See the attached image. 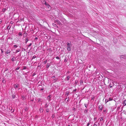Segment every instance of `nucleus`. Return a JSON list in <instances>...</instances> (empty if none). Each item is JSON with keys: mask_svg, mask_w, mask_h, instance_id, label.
I'll list each match as a JSON object with an SVG mask.
<instances>
[{"mask_svg": "<svg viewBox=\"0 0 126 126\" xmlns=\"http://www.w3.org/2000/svg\"><path fill=\"white\" fill-rule=\"evenodd\" d=\"M63 120L62 119H60L58 120L57 122V123L58 124L60 125L61 124H63Z\"/></svg>", "mask_w": 126, "mask_h": 126, "instance_id": "1", "label": "nucleus"}, {"mask_svg": "<svg viewBox=\"0 0 126 126\" xmlns=\"http://www.w3.org/2000/svg\"><path fill=\"white\" fill-rule=\"evenodd\" d=\"M67 49L68 51H70L71 50L70 47H71V43H67Z\"/></svg>", "mask_w": 126, "mask_h": 126, "instance_id": "2", "label": "nucleus"}, {"mask_svg": "<svg viewBox=\"0 0 126 126\" xmlns=\"http://www.w3.org/2000/svg\"><path fill=\"white\" fill-rule=\"evenodd\" d=\"M100 125V123H99L95 122L93 126H99Z\"/></svg>", "mask_w": 126, "mask_h": 126, "instance_id": "3", "label": "nucleus"}, {"mask_svg": "<svg viewBox=\"0 0 126 126\" xmlns=\"http://www.w3.org/2000/svg\"><path fill=\"white\" fill-rule=\"evenodd\" d=\"M112 100V99L111 98H109L108 100L106 99V100H105L106 103H107L109 101H111V100Z\"/></svg>", "mask_w": 126, "mask_h": 126, "instance_id": "4", "label": "nucleus"}, {"mask_svg": "<svg viewBox=\"0 0 126 126\" xmlns=\"http://www.w3.org/2000/svg\"><path fill=\"white\" fill-rule=\"evenodd\" d=\"M69 96L68 97V98L66 97V98H65V101L66 103H67L69 101Z\"/></svg>", "mask_w": 126, "mask_h": 126, "instance_id": "5", "label": "nucleus"}, {"mask_svg": "<svg viewBox=\"0 0 126 126\" xmlns=\"http://www.w3.org/2000/svg\"><path fill=\"white\" fill-rule=\"evenodd\" d=\"M103 106L102 105H100L99 106V110H102Z\"/></svg>", "mask_w": 126, "mask_h": 126, "instance_id": "6", "label": "nucleus"}, {"mask_svg": "<svg viewBox=\"0 0 126 126\" xmlns=\"http://www.w3.org/2000/svg\"><path fill=\"white\" fill-rule=\"evenodd\" d=\"M45 4L46 5V6H47V7H48V8H49L50 7V6L46 2H45Z\"/></svg>", "mask_w": 126, "mask_h": 126, "instance_id": "7", "label": "nucleus"}, {"mask_svg": "<svg viewBox=\"0 0 126 126\" xmlns=\"http://www.w3.org/2000/svg\"><path fill=\"white\" fill-rule=\"evenodd\" d=\"M18 35H19L20 36L19 37L18 39L20 38H21V37L22 36V33H21V32H20L19 33Z\"/></svg>", "mask_w": 126, "mask_h": 126, "instance_id": "8", "label": "nucleus"}, {"mask_svg": "<svg viewBox=\"0 0 126 126\" xmlns=\"http://www.w3.org/2000/svg\"><path fill=\"white\" fill-rule=\"evenodd\" d=\"M69 91H67L65 93V95H67L66 97H67L68 95H69Z\"/></svg>", "mask_w": 126, "mask_h": 126, "instance_id": "9", "label": "nucleus"}, {"mask_svg": "<svg viewBox=\"0 0 126 126\" xmlns=\"http://www.w3.org/2000/svg\"><path fill=\"white\" fill-rule=\"evenodd\" d=\"M10 51L9 50H7L6 52V53L7 54H8L10 53Z\"/></svg>", "mask_w": 126, "mask_h": 126, "instance_id": "10", "label": "nucleus"}, {"mask_svg": "<svg viewBox=\"0 0 126 126\" xmlns=\"http://www.w3.org/2000/svg\"><path fill=\"white\" fill-rule=\"evenodd\" d=\"M123 106H125L126 105V100H125L123 102Z\"/></svg>", "mask_w": 126, "mask_h": 126, "instance_id": "11", "label": "nucleus"}, {"mask_svg": "<svg viewBox=\"0 0 126 126\" xmlns=\"http://www.w3.org/2000/svg\"><path fill=\"white\" fill-rule=\"evenodd\" d=\"M27 36V33H25L23 34V36L24 37H26Z\"/></svg>", "mask_w": 126, "mask_h": 126, "instance_id": "12", "label": "nucleus"}, {"mask_svg": "<svg viewBox=\"0 0 126 126\" xmlns=\"http://www.w3.org/2000/svg\"><path fill=\"white\" fill-rule=\"evenodd\" d=\"M28 37H26V38L25 39V43L26 44L27 42L28 41Z\"/></svg>", "mask_w": 126, "mask_h": 126, "instance_id": "13", "label": "nucleus"}, {"mask_svg": "<svg viewBox=\"0 0 126 126\" xmlns=\"http://www.w3.org/2000/svg\"><path fill=\"white\" fill-rule=\"evenodd\" d=\"M16 60V58H15V57H14L13 58H12L11 59V60L12 61L14 62Z\"/></svg>", "mask_w": 126, "mask_h": 126, "instance_id": "14", "label": "nucleus"}, {"mask_svg": "<svg viewBox=\"0 0 126 126\" xmlns=\"http://www.w3.org/2000/svg\"><path fill=\"white\" fill-rule=\"evenodd\" d=\"M18 84H16L14 86V87L16 89V88H18Z\"/></svg>", "mask_w": 126, "mask_h": 126, "instance_id": "15", "label": "nucleus"}, {"mask_svg": "<svg viewBox=\"0 0 126 126\" xmlns=\"http://www.w3.org/2000/svg\"><path fill=\"white\" fill-rule=\"evenodd\" d=\"M50 95H49L48 96L47 99L48 100L50 101Z\"/></svg>", "mask_w": 126, "mask_h": 126, "instance_id": "16", "label": "nucleus"}, {"mask_svg": "<svg viewBox=\"0 0 126 126\" xmlns=\"http://www.w3.org/2000/svg\"><path fill=\"white\" fill-rule=\"evenodd\" d=\"M50 65V63L47 64V68H48Z\"/></svg>", "mask_w": 126, "mask_h": 126, "instance_id": "17", "label": "nucleus"}, {"mask_svg": "<svg viewBox=\"0 0 126 126\" xmlns=\"http://www.w3.org/2000/svg\"><path fill=\"white\" fill-rule=\"evenodd\" d=\"M107 109H105L103 110V112L105 113H106L107 112Z\"/></svg>", "mask_w": 126, "mask_h": 126, "instance_id": "18", "label": "nucleus"}, {"mask_svg": "<svg viewBox=\"0 0 126 126\" xmlns=\"http://www.w3.org/2000/svg\"><path fill=\"white\" fill-rule=\"evenodd\" d=\"M39 110L41 112H43V109L41 108H40Z\"/></svg>", "mask_w": 126, "mask_h": 126, "instance_id": "19", "label": "nucleus"}, {"mask_svg": "<svg viewBox=\"0 0 126 126\" xmlns=\"http://www.w3.org/2000/svg\"><path fill=\"white\" fill-rule=\"evenodd\" d=\"M90 121H91V120L90 119H89V122L87 123L86 126H89V125L90 124L89 122Z\"/></svg>", "mask_w": 126, "mask_h": 126, "instance_id": "20", "label": "nucleus"}, {"mask_svg": "<svg viewBox=\"0 0 126 126\" xmlns=\"http://www.w3.org/2000/svg\"><path fill=\"white\" fill-rule=\"evenodd\" d=\"M83 81L82 80H81L80 82V85H82L83 84Z\"/></svg>", "mask_w": 126, "mask_h": 126, "instance_id": "21", "label": "nucleus"}, {"mask_svg": "<svg viewBox=\"0 0 126 126\" xmlns=\"http://www.w3.org/2000/svg\"><path fill=\"white\" fill-rule=\"evenodd\" d=\"M20 51V49H18L16 51L15 53H17V52H19Z\"/></svg>", "mask_w": 126, "mask_h": 126, "instance_id": "22", "label": "nucleus"}, {"mask_svg": "<svg viewBox=\"0 0 126 126\" xmlns=\"http://www.w3.org/2000/svg\"><path fill=\"white\" fill-rule=\"evenodd\" d=\"M70 77L69 76H68L66 77V79H67V80H69V79L70 78Z\"/></svg>", "mask_w": 126, "mask_h": 126, "instance_id": "23", "label": "nucleus"}, {"mask_svg": "<svg viewBox=\"0 0 126 126\" xmlns=\"http://www.w3.org/2000/svg\"><path fill=\"white\" fill-rule=\"evenodd\" d=\"M47 60H45L44 63V64H46L47 63Z\"/></svg>", "mask_w": 126, "mask_h": 126, "instance_id": "24", "label": "nucleus"}, {"mask_svg": "<svg viewBox=\"0 0 126 126\" xmlns=\"http://www.w3.org/2000/svg\"><path fill=\"white\" fill-rule=\"evenodd\" d=\"M36 56H33V57H32V59H35V58H36Z\"/></svg>", "mask_w": 126, "mask_h": 126, "instance_id": "25", "label": "nucleus"}, {"mask_svg": "<svg viewBox=\"0 0 126 126\" xmlns=\"http://www.w3.org/2000/svg\"><path fill=\"white\" fill-rule=\"evenodd\" d=\"M53 25L54 26V27H56L57 26V25L55 24H54V23H53Z\"/></svg>", "mask_w": 126, "mask_h": 126, "instance_id": "26", "label": "nucleus"}, {"mask_svg": "<svg viewBox=\"0 0 126 126\" xmlns=\"http://www.w3.org/2000/svg\"><path fill=\"white\" fill-rule=\"evenodd\" d=\"M32 45V43H30L29 45H28V47H30L31 46V45Z\"/></svg>", "mask_w": 126, "mask_h": 126, "instance_id": "27", "label": "nucleus"}, {"mask_svg": "<svg viewBox=\"0 0 126 126\" xmlns=\"http://www.w3.org/2000/svg\"><path fill=\"white\" fill-rule=\"evenodd\" d=\"M49 111V110L48 109H46V112H48Z\"/></svg>", "mask_w": 126, "mask_h": 126, "instance_id": "28", "label": "nucleus"}, {"mask_svg": "<svg viewBox=\"0 0 126 126\" xmlns=\"http://www.w3.org/2000/svg\"><path fill=\"white\" fill-rule=\"evenodd\" d=\"M104 119H100V121H102L104 120Z\"/></svg>", "mask_w": 126, "mask_h": 126, "instance_id": "29", "label": "nucleus"}, {"mask_svg": "<svg viewBox=\"0 0 126 126\" xmlns=\"http://www.w3.org/2000/svg\"><path fill=\"white\" fill-rule=\"evenodd\" d=\"M5 9H3L2 10V11L3 12H5Z\"/></svg>", "mask_w": 126, "mask_h": 126, "instance_id": "30", "label": "nucleus"}, {"mask_svg": "<svg viewBox=\"0 0 126 126\" xmlns=\"http://www.w3.org/2000/svg\"><path fill=\"white\" fill-rule=\"evenodd\" d=\"M14 47L16 48L17 47V46L16 45H14Z\"/></svg>", "mask_w": 126, "mask_h": 126, "instance_id": "31", "label": "nucleus"}, {"mask_svg": "<svg viewBox=\"0 0 126 126\" xmlns=\"http://www.w3.org/2000/svg\"><path fill=\"white\" fill-rule=\"evenodd\" d=\"M87 111V110H86V109H85L84 110V112L85 113H86Z\"/></svg>", "mask_w": 126, "mask_h": 126, "instance_id": "32", "label": "nucleus"}, {"mask_svg": "<svg viewBox=\"0 0 126 126\" xmlns=\"http://www.w3.org/2000/svg\"><path fill=\"white\" fill-rule=\"evenodd\" d=\"M20 68L19 67H17L16 69V70H18Z\"/></svg>", "mask_w": 126, "mask_h": 126, "instance_id": "33", "label": "nucleus"}, {"mask_svg": "<svg viewBox=\"0 0 126 126\" xmlns=\"http://www.w3.org/2000/svg\"><path fill=\"white\" fill-rule=\"evenodd\" d=\"M66 59H67L66 58H65L64 60V62H66L67 61V60H66Z\"/></svg>", "mask_w": 126, "mask_h": 126, "instance_id": "34", "label": "nucleus"}, {"mask_svg": "<svg viewBox=\"0 0 126 126\" xmlns=\"http://www.w3.org/2000/svg\"><path fill=\"white\" fill-rule=\"evenodd\" d=\"M72 125H67V124H66V126H71Z\"/></svg>", "mask_w": 126, "mask_h": 126, "instance_id": "35", "label": "nucleus"}, {"mask_svg": "<svg viewBox=\"0 0 126 126\" xmlns=\"http://www.w3.org/2000/svg\"><path fill=\"white\" fill-rule=\"evenodd\" d=\"M85 107H86V108H87V104H85Z\"/></svg>", "mask_w": 126, "mask_h": 126, "instance_id": "36", "label": "nucleus"}, {"mask_svg": "<svg viewBox=\"0 0 126 126\" xmlns=\"http://www.w3.org/2000/svg\"><path fill=\"white\" fill-rule=\"evenodd\" d=\"M56 58L57 59H59V58L58 57H56Z\"/></svg>", "mask_w": 126, "mask_h": 126, "instance_id": "37", "label": "nucleus"}, {"mask_svg": "<svg viewBox=\"0 0 126 126\" xmlns=\"http://www.w3.org/2000/svg\"><path fill=\"white\" fill-rule=\"evenodd\" d=\"M23 67H24V69H25L26 68V66H24Z\"/></svg>", "mask_w": 126, "mask_h": 126, "instance_id": "38", "label": "nucleus"}, {"mask_svg": "<svg viewBox=\"0 0 126 126\" xmlns=\"http://www.w3.org/2000/svg\"><path fill=\"white\" fill-rule=\"evenodd\" d=\"M58 24H61V23L60 22V21H59L58 22Z\"/></svg>", "mask_w": 126, "mask_h": 126, "instance_id": "39", "label": "nucleus"}, {"mask_svg": "<svg viewBox=\"0 0 126 126\" xmlns=\"http://www.w3.org/2000/svg\"><path fill=\"white\" fill-rule=\"evenodd\" d=\"M2 22V20H0V24H1Z\"/></svg>", "mask_w": 126, "mask_h": 126, "instance_id": "40", "label": "nucleus"}, {"mask_svg": "<svg viewBox=\"0 0 126 126\" xmlns=\"http://www.w3.org/2000/svg\"><path fill=\"white\" fill-rule=\"evenodd\" d=\"M1 53H2L3 52V50H2V49H1Z\"/></svg>", "mask_w": 126, "mask_h": 126, "instance_id": "41", "label": "nucleus"}, {"mask_svg": "<svg viewBox=\"0 0 126 126\" xmlns=\"http://www.w3.org/2000/svg\"><path fill=\"white\" fill-rule=\"evenodd\" d=\"M52 78H53V79H54V78H55V76H53L52 77Z\"/></svg>", "mask_w": 126, "mask_h": 126, "instance_id": "42", "label": "nucleus"}, {"mask_svg": "<svg viewBox=\"0 0 126 126\" xmlns=\"http://www.w3.org/2000/svg\"><path fill=\"white\" fill-rule=\"evenodd\" d=\"M85 124V123H84V122L83 123V122H82V125H84Z\"/></svg>", "mask_w": 126, "mask_h": 126, "instance_id": "43", "label": "nucleus"}, {"mask_svg": "<svg viewBox=\"0 0 126 126\" xmlns=\"http://www.w3.org/2000/svg\"><path fill=\"white\" fill-rule=\"evenodd\" d=\"M46 119V118L44 119H45V121H46V120H47V119Z\"/></svg>", "mask_w": 126, "mask_h": 126, "instance_id": "44", "label": "nucleus"}, {"mask_svg": "<svg viewBox=\"0 0 126 126\" xmlns=\"http://www.w3.org/2000/svg\"><path fill=\"white\" fill-rule=\"evenodd\" d=\"M97 119H94V121L96 120H97Z\"/></svg>", "mask_w": 126, "mask_h": 126, "instance_id": "45", "label": "nucleus"}, {"mask_svg": "<svg viewBox=\"0 0 126 126\" xmlns=\"http://www.w3.org/2000/svg\"><path fill=\"white\" fill-rule=\"evenodd\" d=\"M24 119V120H26H26H27V119H26V118H25V119Z\"/></svg>", "mask_w": 126, "mask_h": 126, "instance_id": "46", "label": "nucleus"}, {"mask_svg": "<svg viewBox=\"0 0 126 126\" xmlns=\"http://www.w3.org/2000/svg\"><path fill=\"white\" fill-rule=\"evenodd\" d=\"M76 90V89H75L74 90V92H75Z\"/></svg>", "mask_w": 126, "mask_h": 126, "instance_id": "47", "label": "nucleus"}, {"mask_svg": "<svg viewBox=\"0 0 126 126\" xmlns=\"http://www.w3.org/2000/svg\"><path fill=\"white\" fill-rule=\"evenodd\" d=\"M43 90V88H41V90Z\"/></svg>", "mask_w": 126, "mask_h": 126, "instance_id": "48", "label": "nucleus"}, {"mask_svg": "<svg viewBox=\"0 0 126 126\" xmlns=\"http://www.w3.org/2000/svg\"><path fill=\"white\" fill-rule=\"evenodd\" d=\"M85 119L84 118V120H85V122H86V120H85Z\"/></svg>", "mask_w": 126, "mask_h": 126, "instance_id": "49", "label": "nucleus"}, {"mask_svg": "<svg viewBox=\"0 0 126 126\" xmlns=\"http://www.w3.org/2000/svg\"><path fill=\"white\" fill-rule=\"evenodd\" d=\"M38 39V38H37V37H36V38H35V39Z\"/></svg>", "mask_w": 126, "mask_h": 126, "instance_id": "50", "label": "nucleus"}, {"mask_svg": "<svg viewBox=\"0 0 126 126\" xmlns=\"http://www.w3.org/2000/svg\"><path fill=\"white\" fill-rule=\"evenodd\" d=\"M53 81H54V82H55V79H54V80H53Z\"/></svg>", "mask_w": 126, "mask_h": 126, "instance_id": "51", "label": "nucleus"}, {"mask_svg": "<svg viewBox=\"0 0 126 126\" xmlns=\"http://www.w3.org/2000/svg\"><path fill=\"white\" fill-rule=\"evenodd\" d=\"M29 119V120H30V119ZM30 120L31 119V120H32V119L30 118Z\"/></svg>", "mask_w": 126, "mask_h": 126, "instance_id": "52", "label": "nucleus"}, {"mask_svg": "<svg viewBox=\"0 0 126 126\" xmlns=\"http://www.w3.org/2000/svg\"><path fill=\"white\" fill-rule=\"evenodd\" d=\"M9 120H11V119H10L9 118Z\"/></svg>", "mask_w": 126, "mask_h": 126, "instance_id": "53", "label": "nucleus"}, {"mask_svg": "<svg viewBox=\"0 0 126 126\" xmlns=\"http://www.w3.org/2000/svg\"><path fill=\"white\" fill-rule=\"evenodd\" d=\"M112 87V86H110V87Z\"/></svg>", "mask_w": 126, "mask_h": 126, "instance_id": "54", "label": "nucleus"}, {"mask_svg": "<svg viewBox=\"0 0 126 126\" xmlns=\"http://www.w3.org/2000/svg\"><path fill=\"white\" fill-rule=\"evenodd\" d=\"M74 118H73V120H72L73 121V120H74Z\"/></svg>", "mask_w": 126, "mask_h": 126, "instance_id": "55", "label": "nucleus"}, {"mask_svg": "<svg viewBox=\"0 0 126 126\" xmlns=\"http://www.w3.org/2000/svg\"><path fill=\"white\" fill-rule=\"evenodd\" d=\"M21 119V120H22V119L21 118V119Z\"/></svg>", "mask_w": 126, "mask_h": 126, "instance_id": "56", "label": "nucleus"}, {"mask_svg": "<svg viewBox=\"0 0 126 126\" xmlns=\"http://www.w3.org/2000/svg\"><path fill=\"white\" fill-rule=\"evenodd\" d=\"M9 28V27L8 26V27L7 28Z\"/></svg>", "mask_w": 126, "mask_h": 126, "instance_id": "57", "label": "nucleus"}, {"mask_svg": "<svg viewBox=\"0 0 126 126\" xmlns=\"http://www.w3.org/2000/svg\"><path fill=\"white\" fill-rule=\"evenodd\" d=\"M57 120L56 119V121Z\"/></svg>", "mask_w": 126, "mask_h": 126, "instance_id": "58", "label": "nucleus"}, {"mask_svg": "<svg viewBox=\"0 0 126 126\" xmlns=\"http://www.w3.org/2000/svg\"><path fill=\"white\" fill-rule=\"evenodd\" d=\"M18 120H18V119H17Z\"/></svg>", "mask_w": 126, "mask_h": 126, "instance_id": "59", "label": "nucleus"}, {"mask_svg": "<svg viewBox=\"0 0 126 126\" xmlns=\"http://www.w3.org/2000/svg\"><path fill=\"white\" fill-rule=\"evenodd\" d=\"M121 119H122V118Z\"/></svg>", "mask_w": 126, "mask_h": 126, "instance_id": "60", "label": "nucleus"}, {"mask_svg": "<svg viewBox=\"0 0 126 126\" xmlns=\"http://www.w3.org/2000/svg\"><path fill=\"white\" fill-rule=\"evenodd\" d=\"M91 126H93L92 125H91Z\"/></svg>", "mask_w": 126, "mask_h": 126, "instance_id": "61", "label": "nucleus"}]
</instances>
